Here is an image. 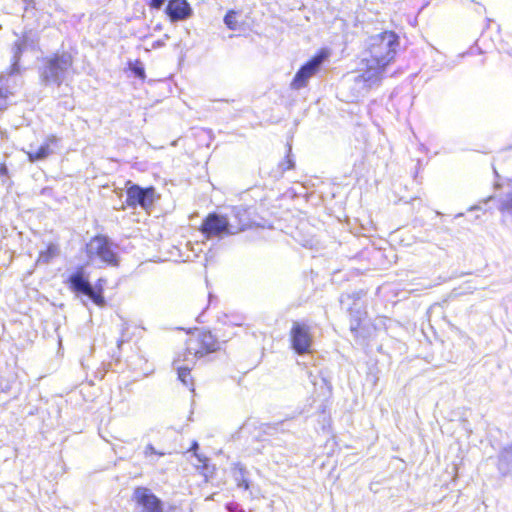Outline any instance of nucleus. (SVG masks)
Listing matches in <instances>:
<instances>
[{"instance_id":"nucleus-1","label":"nucleus","mask_w":512,"mask_h":512,"mask_svg":"<svg viewBox=\"0 0 512 512\" xmlns=\"http://www.w3.org/2000/svg\"><path fill=\"white\" fill-rule=\"evenodd\" d=\"M400 38L394 31H382L366 37L354 69V92L365 96L378 87L386 68L395 60Z\"/></svg>"},{"instance_id":"nucleus-2","label":"nucleus","mask_w":512,"mask_h":512,"mask_svg":"<svg viewBox=\"0 0 512 512\" xmlns=\"http://www.w3.org/2000/svg\"><path fill=\"white\" fill-rule=\"evenodd\" d=\"M187 334L185 349L182 352L196 360L217 353L228 341L219 339L212 331L203 328L189 329Z\"/></svg>"},{"instance_id":"nucleus-3","label":"nucleus","mask_w":512,"mask_h":512,"mask_svg":"<svg viewBox=\"0 0 512 512\" xmlns=\"http://www.w3.org/2000/svg\"><path fill=\"white\" fill-rule=\"evenodd\" d=\"M74 58L67 51L55 52L44 59L41 79L45 84L62 85L66 73L73 68Z\"/></svg>"},{"instance_id":"nucleus-4","label":"nucleus","mask_w":512,"mask_h":512,"mask_svg":"<svg viewBox=\"0 0 512 512\" xmlns=\"http://www.w3.org/2000/svg\"><path fill=\"white\" fill-rule=\"evenodd\" d=\"M67 283L73 292L87 296L97 306L103 307L105 305L103 292L106 279L99 278L92 286L85 277L83 268L80 267L68 278Z\"/></svg>"},{"instance_id":"nucleus-5","label":"nucleus","mask_w":512,"mask_h":512,"mask_svg":"<svg viewBox=\"0 0 512 512\" xmlns=\"http://www.w3.org/2000/svg\"><path fill=\"white\" fill-rule=\"evenodd\" d=\"M84 251L89 261L98 259L105 266H119L118 254L114 251L113 244L106 235L97 234L91 237L86 243Z\"/></svg>"},{"instance_id":"nucleus-6","label":"nucleus","mask_w":512,"mask_h":512,"mask_svg":"<svg viewBox=\"0 0 512 512\" xmlns=\"http://www.w3.org/2000/svg\"><path fill=\"white\" fill-rule=\"evenodd\" d=\"M328 55L329 54L327 50H319L299 68L290 83V87L294 90H299L306 87L308 80L319 72L322 63L328 57Z\"/></svg>"},{"instance_id":"nucleus-7","label":"nucleus","mask_w":512,"mask_h":512,"mask_svg":"<svg viewBox=\"0 0 512 512\" xmlns=\"http://www.w3.org/2000/svg\"><path fill=\"white\" fill-rule=\"evenodd\" d=\"M230 222L225 215H219L216 212L208 213L198 230L206 239L221 238L229 234Z\"/></svg>"},{"instance_id":"nucleus-8","label":"nucleus","mask_w":512,"mask_h":512,"mask_svg":"<svg viewBox=\"0 0 512 512\" xmlns=\"http://www.w3.org/2000/svg\"><path fill=\"white\" fill-rule=\"evenodd\" d=\"M155 201V188L149 186L142 188L132 184L126 189V203L129 207L140 206L145 210L150 209Z\"/></svg>"},{"instance_id":"nucleus-9","label":"nucleus","mask_w":512,"mask_h":512,"mask_svg":"<svg viewBox=\"0 0 512 512\" xmlns=\"http://www.w3.org/2000/svg\"><path fill=\"white\" fill-rule=\"evenodd\" d=\"M290 342L292 349L300 354L311 352L312 335L309 327L300 322H294L290 330Z\"/></svg>"},{"instance_id":"nucleus-10","label":"nucleus","mask_w":512,"mask_h":512,"mask_svg":"<svg viewBox=\"0 0 512 512\" xmlns=\"http://www.w3.org/2000/svg\"><path fill=\"white\" fill-rule=\"evenodd\" d=\"M132 499L141 512H163L162 501L146 487H136Z\"/></svg>"},{"instance_id":"nucleus-11","label":"nucleus","mask_w":512,"mask_h":512,"mask_svg":"<svg viewBox=\"0 0 512 512\" xmlns=\"http://www.w3.org/2000/svg\"><path fill=\"white\" fill-rule=\"evenodd\" d=\"M164 12L169 21L175 23L188 19L193 10L187 0H168Z\"/></svg>"},{"instance_id":"nucleus-12","label":"nucleus","mask_w":512,"mask_h":512,"mask_svg":"<svg viewBox=\"0 0 512 512\" xmlns=\"http://www.w3.org/2000/svg\"><path fill=\"white\" fill-rule=\"evenodd\" d=\"M232 212L234 221L230 223V235L238 234L252 227L253 221L248 209L243 207H234Z\"/></svg>"},{"instance_id":"nucleus-13","label":"nucleus","mask_w":512,"mask_h":512,"mask_svg":"<svg viewBox=\"0 0 512 512\" xmlns=\"http://www.w3.org/2000/svg\"><path fill=\"white\" fill-rule=\"evenodd\" d=\"M56 143L57 137L55 135H49L39 148L26 152L28 160L32 163L45 160L53 153V146H55Z\"/></svg>"},{"instance_id":"nucleus-14","label":"nucleus","mask_w":512,"mask_h":512,"mask_svg":"<svg viewBox=\"0 0 512 512\" xmlns=\"http://www.w3.org/2000/svg\"><path fill=\"white\" fill-rule=\"evenodd\" d=\"M188 360L187 353L179 352L173 360V365L176 367L178 379L185 385H193L192 366L185 364Z\"/></svg>"},{"instance_id":"nucleus-15","label":"nucleus","mask_w":512,"mask_h":512,"mask_svg":"<svg viewBox=\"0 0 512 512\" xmlns=\"http://www.w3.org/2000/svg\"><path fill=\"white\" fill-rule=\"evenodd\" d=\"M496 466L502 476L510 475L512 477V443L498 453Z\"/></svg>"},{"instance_id":"nucleus-16","label":"nucleus","mask_w":512,"mask_h":512,"mask_svg":"<svg viewBox=\"0 0 512 512\" xmlns=\"http://www.w3.org/2000/svg\"><path fill=\"white\" fill-rule=\"evenodd\" d=\"M232 473L235 481L237 482V486L240 488H243L244 490L249 489V481L247 479V471L245 467L240 464L236 463L232 467Z\"/></svg>"},{"instance_id":"nucleus-17","label":"nucleus","mask_w":512,"mask_h":512,"mask_svg":"<svg viewBox=\"0 0 512 512\" xmlns=\"http://www.w3.org/2000/svg\"><path fill=\"white\" fill-rule=\"evenodd\" d=\"M59 254V247L56 244L49 243L45 249L40 251L36 260V263L48 264Z\"/></svg>"},{"instance_id":"nucleus-18","label":"nucleus","mask_w":512,"mask_h":512,"mask_svg":"<svg viewBox=\"0 0 512 512\" xmlns=\"http://www.w3.org/2000/svg\"><path fill=\"white\" fill-rule=\"evenodd\" d=\"M498 209L509 216H512V192L499 200Z\"/></svg>"},{"instance_id":"nucleus-19","label":"nucleus","mask_w":512,"mask_h":512,"mask_svg":"<svg viewBox=\"0 0 512 512\" xmlns=\"http://www.w3.org/2000/svg\"><path fill=\"white\" fill-rule=\"evenodd\" d=\"M224 22L229 29H238L239 22L237 21V12L234 10H229L224 17Z\"/></svg>"},{"instance_id":"nucleus-20","label":"nucleus","mask_w":512,"mask_h":512,"mask_svg":"<svg viewBox=\"0 0 512 512\" xmlns=\"http://www.w3.org/2000/svg\"><path fill=\"white\" fill-rule=\"evenodd\" d=\"M131 71L137 76L139 79L144 80L146 77L145 69L140 60H135L134 62L129 64Z\"/></svg>"},{"instance_id":"nucleus-21","label":"nucleus","mask_w":512,"mask_h":512,"mask_svg":"<svg viewBox=\"0 0 512 512\" xmlns=\"http://www.w3.org/2000/svg\"><path fill=\"white\" fill-rule=\"evenodd\" d=\"M281 171L285 172L295 167L294 161L291 158L290 151L286 155L285 159L279 164Z\"/></svg>"},{"instance_id":"nucleus-22","label":"nucleus","mask_w":512,"mask_h":512,"mask_svg":"<svg viewBox=\"0 0 512 512\" xmlns=\"http://www.w3.org/2000/svg\"><path fill=\"white\" fill-rule=\"evenodd\" d=\"M8 91L0 85V110H3L7 106Z\"/></svg>"},{"instance_id":"nucleus-23","label":"nucleus","mask_w":512,"mask_h":512,"mask_svg":"<svg viewBox=\"0 0 512 512\" xmlns=\"http://www.w3.org/2000/svg\"><path fill=\"white\" fill-rule=\"evenodd\" d=\"M164 3H165V0H150L148 2V6L150 9L159 10L163 6Z\"/></svg>"},{"instance_id":"nucleus-24","label":"nucleus","mask_w":512,"mask_h":512,"mask_svg":"<svg viewBox=\"0 0 512 512\" xmlns=\"http://www.w3.org/2000/svg\"><path fill=\"white\" fill-rule=\"evenodd\" d=\"M0 176L8 177L9 176V170L5 163H0Z\"/></svg>"},{"instance_id":"nucleus-25","label":"nucleus","mask_w":512,"mask_h":512,"mask_svg":"<svg viewBox=\"0 0 512 512\" xmlns=\"http://www.w3.org/2000/svg\"><path fill=\"white\" fill-rule=\"evenodd\" d=\"M147 450H149L153 454H157V452L154 450V448L151 445L147 447ZM158 455L162 456L164 454L163 453H158Z\"/></svg>"},{"instance_id":"nucleus-26","label":"nucleus","mask_w":512,"mask_h":512,"mask_svg":"<svg viewBox=\"0 0 512 512\" xmlns=\"http://www.w3.org/2000/svg\"><path fill=\"white\" fill-rule=\"evenodd\" d=\"M356 297L359 298V294H355L354 293V296H353V299H354V305H356L355 301H356Z\"/></svg>"},{"instance_id":"nucleus-27","label":"nucleus","mask_w":512,"mask_h":512,"mask_svg":"<svg viewBox=\"0 0 512 512\" xmlns=\"http://www.w3.org/2000/svg\"><path fill=\"white\" fill-rule=\"evenodd\" d=\"M356 297L359 298V294H355L354 293V296H353V299H354V305H356L355 301H356Z\"/></svg>"},{"instance_id":"nucleus-28","label":"nucleus","mask_w":512,"mask_h":512,"mask_svg":"<svg viewBox=\"0 0 512 512\" xmlns=\"http://www.w3.org/2000/svg\"><path fill=\"white\" fill-rule=\"evenodd\" d=\"M478 208H479L478 206H474V207H471V208L469 209V211L477 210Z\"/></svg>"},{"instance_id":"nucleus-29","label":"nucleus","mask_w":512,"mask_h":512,"mask_svg":"<svg viewBox=\"0 0 512 512\" xmlns=\"http://www.w3.org/2000/svg\"><path fill=\"white\" fill-rule=\"evenodd\" d=\"M356 320H360V316H355L354 315L353 321H356Z\"/></svg>"},{"instance_id":"nucleus-30","label":"nucleus","mask_w":512,"mask_h":512,"mask_svg":"<svg viewBox=\"0 0 512 512\" xmlns=\"http://www.w3.org/2000/svg\"><path fill=\"white\" fill-rule=\"evenodd\" d=\"M358 28H359L358 24L354 23V29H358Z\"/></svg>"},{"instance_id":"nucleus-31","label":"nucleus","mask_w":512,"mask_h":512,"mask_svg":"<svg viewBox=\"0 0 512 512\" xmlns=\"http://www.w3.org/2000/svg\"><path fill=\"white\" fill-rule=\"evenodd\" d=\"M197 448V443H194L193 444V449H196Z\"/></svg>"},{"instance_id":"nucleus-32","label":"nucleus","mask_w":512,"mask_h":512,"mask_svg":"<svg viewBox=\"0 0 512 512\" xmlns=\"http://www.w3.org/2000/svg\"><path fill=\"white\" fill-rule=\"evenodd\" d=\"M491 200H493V197H489L486 202L491 201Z\"/></svg>"}]
</instances>
